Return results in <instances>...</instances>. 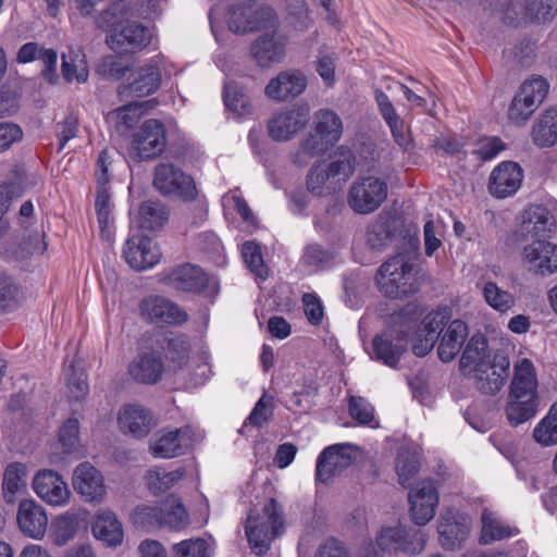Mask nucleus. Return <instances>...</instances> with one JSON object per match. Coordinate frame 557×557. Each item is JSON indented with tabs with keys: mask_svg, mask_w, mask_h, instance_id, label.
<instances>
[{
	"mask_svg": "<svg viewBox=\"0 0 557 557\" xmlns=\"http://www.w3.org/2000/svg\"><path fill=\"white\" fill-rule=\"evenodd\" d=\"M448 319L446 310H434L417 327V320L412 315L403 311L394 313L391 317V327L373 338L375 358L391 368H396L413 330L412 351L418 357L426 356L433 349Z\"/></svg>",
	"mask_w": 557,
	"mask_h": 557,
	"instance_id": "1",
	"label": "nucleus"
},
{
	"mask_svg": "<svg viewBox=\"0 0 557 557\" xmlns=\"http://www.w3.org/2000/svg\"><path fill=\"white\" fill-rule=\"evenodd\" d=\"M459 366L462 374L473 379L480 391L494 394L504 386L510 361L502 352L491 360L487 339L482 334H474L465 347Z\"/></svg>",
	"mask_w": 557,
	"mask_h": 557,
	"instance_id": "2",
	"label": "nucleus"
},
{
	"mask_svg": "<svg viewBox=\"0 0 557 557\" xmlns=\"http://www.w3.org/2000/svg\"><path fill=\"white\" fill-rule=\"evenodd\" d=\"M539 381L533 361L518 357L513 363V373L509 386L506 417L508 422L520 425L532 419L539 409Z\"/></svg>",
	"mask_w": 557,
	"mask_h": 557,
	"instance_id": "3",
	"label": "nucleus"
},
{
	"mask_svg": "<svg viewBox=\"0 0 557 557\" xmlns=\"http://www.w3.org/2000/svg\"><path fill=\"white\" fill-rule=\"evenodd\" d=\"M343 122L339 115L330 109H320L313 114L311 131L294 153V162L308 164L314 157L324 154L342 137Z\"/></svg>",
	"mask_w": 557,
	"mask_h": 557,
	"instance_id": "4",
	"label": "nucleus"
},
{
	"mask_svg": "<svg viewBox=\"0 0 557 557\" xmlns=\"http://www.w3.org/2000/svg\"><path fill=\"white\" fill-rule=\"evenodd\" d=\"M227 2L226 12L221 5L216 37H214L216 41H219V30L223 23H226L228 29L235 34L275 28L277 25V15L269 5L257 4L256 0H228Z\"/></svg>",
	"mask_w": 557,
	"mask_h": 557,
	"instance_id": "5",
	"label": "nucleus"
},
{
	"mask_svg": "<svg viewBox=\"0 0 557 557\" xmlns=\"http://www.w3.org/2000/svg\"><path fill=\"white\" fill-rule=\"evenodd\" d=\"M120 5L114 4L103 11L96 20L97 26L109 33L107 44L117 53L133 52L149 45L152 30L136 22L119 21L115 12Z\"/></svg>",
	"mask_w": 557,
	"mask_h": 557,
	"instance_id": "6",
	"label": "nucleus"
},
{
	"mask_svg": "<svg viewBox=\"0 0 557 557\" xmlns=\"http://www.w3.org/2000/svg\"><path fill=\"white\" fill-rule=\"evenodd\" d=\"M426 544V534L422 530L406 528L401 524L382 528L375 543H369L361 557H383L385 552L420 554Z\"/></svg>",
	"mask_w": 557,
	"mask_h": 557,
	"instance_id": "7",
	"label": "nucleus"
},
{
	"mask_svg": "<svg viewBox=\"0 0 557 557\" xmlns=\"http://www.w3.org/2000/svg\"><path fill=\"white\" fill-rule=\"evenodd\" d=\"M283 530V510L275 499H270L261 516L251 510L245 525L246 537L251 550L257 555L265 554L274 536Z\"/></svg>",
	"mask_w": 557,
	"mask_h": 557,
	"instance_id": "8",
	"label": "nucleus"
},
{
	"mask_svg": "<svg viewBox=\"0 0 557 557\" xmlns=\"http://www.w3.org/2000/svg\"><path fill=\"white\" fill-rule=\"evenodd\" d=\"M355 170L351 151L341 152L339 159L330 164L315 163L307 175V188L317 196H326L341 189Z\"/></svg>",
	"mask_w": 557,
	"mask_h": 557,
	"instance_id": "9",
	"label": "nucleus"
},
{
	"mask_svg": "<svg viewBox=\"0 0 557 557\" xmlns=\"http://www.w3.org/2000/svg\"><path fill=\"white\" fill-rule=\"evenodd\" d=\"M377 286L389 298H403L419 288L417 273L404 255H397L384 262L376 274Z\"/></svg>",
	"mask_w": 557,
	"mask_h": 557,
	"instance_id": "10",
	"label": "nucleus"
},
{
	"mask_svg": "<svg viewBox=\"0 0 557 557\" xmlns=\"http://www.w3.org/2000/svg\"><path fill=\"white\" fill-rule=\"evenodd\" d=\"M490 4L503 9L505 22L512 25L546 23L557 15V0H525L520 11L509 0H491Z\"/></svg>",
	"mask_w": 557,
	"mask_h": 557,
	"instance_id": "11",
	"label": "nucleus"
},
{
	"mask_svg": "<svg viewBox=\"0 0 557 557\" xmlns=\"http://www.w3.org/2000/svg\"><path fill=\"white\" fill-rule=\"evenodd\" d=\"M201 438L199 430L191 425L163 429L150 440V451L156 458L170 459L183 455Z\"/></svg>",
	"mask_w": 557,
	"mask_h": 557,
	"instance_id": "12",
	"label": "nucleus"
},
{
	"mask_svg": "<svg viewBox=\"0 0 557 557\" xmlns=\"http://www.w3.org/2000/svg\"><path fill=\"white\" fill-rule=\"evenodd\" d=\"M153 186L162 195L177 197L184 201L194 200L198 194L194 178L170 163L156 166Z\"/></svg>",
	"mask_w": 557,
	"mask_h": 557,
	"instance_id": "13",
	"label": "nucleus"
},
{
	"mask_svg": "<svg viewBox=\"0 0 557 557\" xmlns=\"http://www.w3.org/2000/svg\"><path fill=\"white\" fill-rule=\"evenodd\" d=\"M166 356L172 361L177 363L182 371H186L189 375V383L193 386L203 384L210 374V367L206 357L198 358L189 357V343L184 335L172 337L168 339Z\"/></svg>",
	"mask_w": 557,
	"mask_h": 557,
	"instance_id": "14",
	"label": "nucleus"
},
{
	"mask_svg": "<svg viewBox=\"0 0 557 557\" xmlns=\"http://www.w3.org/2000/svg\"><path fill=\"white\" fill-rule=\"evenodd\" d=\"M386 197V183L379 177L367 176L352 184L348 203L355 212L368 214L375 211Z\"/></svg>",
	"mask_w": 557,
	"mask_h": 557,
	"instance_id": "15",
	"label": "nucleus"
},
{
	"mask_svg": "<svg viewBox=\"0 0 557 557\" xmlns=\"http://www.w3.org/2000/svg\"><path fill=\"white\" fill-rule=\"evenodd\" d=\"M357 454L358 447L348 443L324 448L317 459V479L327 482L332 476L339 475L355 462Z\"/></svg>",
	"mask_w": 557,
	"mask_h": 557,
	"instance_id": "16",
	"label": "nucleus"
},
{
	"mask_svg": "<svg viewBox=\"0 0 557 557\" xmlns=\"http://www.w3.org/2000/svg\"><path fill=\"white\" fill-rule=\"evenodd\" d=\"M409 513L416 525L428 524L435 516L440 503L438 490L432 480H423L408 494Z\"/></svg>",
	"mask_w": 557,
	"mask_h": 557,
	"instance_id": "17",
	"label": "nucleus"
},
{
	"mask_svg": "<svg viewBox=\"0 0 557 557\" xmlns=\"http://www.w3.org/2000/svg\"><path fill=\"white\" fill-rule=\"evenodd\" d=\"M309 112L306 103L275 112L268 122L269 136L275 141L292 139L307 124Z\"/></svg>",
	"mask_w": 557,
	"mask_h": 557,
	"instance_id": "18",
	"label": "nucleus"
},
{
	"mask_svg": "<svg viewBox=\"0 0 557 557\" xmlns=\"http://www.w3.org/2000/svg\"><path fill=\"white\" fill-rule=\"evenodd\" d=\"M471 518L455 508H445L438 517L437 533L443 548L453 549L463 543L471 530Z\"/></svg>",
	"mask_w": 557,
	"mask_h": 557,
	"instance_id": "19",
	"label": "nucleus"
},
{
	"mask_svg": "<svg viewBox=\"0 0 557 557\" xmlns=\"http://www.w3.org/2000/svg\"><path fill=\"white\" fill-rule=\"evenodd\" d=\"M161 256L159 245L152 238L140 234L129 236L123 248L126 263L137 271L152 269L160 262Z\"/></svg>",
	"mask_w": 557,
	"mask_h": 557,
	"instance_id": "20",
	"label": "nucleus"
},
{
	"mask_svg": "<svg viewBox=\"0 0 557 557\" xmlns=\"http://www.w3.org/2000/svg\"><path fill=\"white\" fill-rule=\"evenodd\" d=\"M522 261L535 275H553L557 273V245L549 240L535 239L523 246Z\"/></svg>",
	"mask_w": 557,
	"mask_h": 557,
	"instance_id": "21",
	"label": "nucleus"
},
{
	"mask_svg": "<svg viewBox=\"0 0 557 557\" xmlns=\"http://www.w3.org/2000/svg\"><path fill=\"white\" fill-rule=\"evenodd\" d=\"M163 282L178 290L200 293L206 288L218 290V284L211 280L199 267L182 264L163 276Z\"/></svg>",
	"mask_w": 557,
	"mask_h": 557,
	"instance_id": "22",
	"label": "nucleus"
},
{
	"mask_svg": "<svg viewBox=\"0 0 557 557\" xmlns=\"http://www.w3.org/2000/svg\"><path fill=\"white\" fill-rule=\"evenodd\" d=\"M166 134L162 122L147 120L133 135L132 148L140 159H151L163 152Z\"/></svg>",
	"mask_w": 557,
	"mask_h": 557,
	"instance_id": "23",
	"label": "nucleus"
},
{
	"mask_svg": "<svg viewBox=\"0 0 557 557\" xmlns=\"http://www.w3.org/2000/svg\"><path fill=\"white\" fill-rule=\"evenodd\" d=\"M143 319L157 324H182L187 320V313L173 301L162 296H148L139 304Z\"/></svg>",
	"mask_w": 557,
	"mask_h": 557,
	"instance_id": "24",
	"label": "nucleus"
},
{
	"mask_svg": "<svg viewBox=\"0 0 557 557\" xmlns=\"http://www.w3.org/2000/svg\"><path fill=\"white\" fill-rule=\"evenodd\" d=\"M522 180L521 166L512 161H504L492 171L488 190L494 197L504 199L519 190Z\"/></svg>",
	"mask_w": 557,
	"mask_h": 557,
	"instance_id": "25",
	"label": "nucleus"
},
{
	"mask_svg": "<svg viewBox=\"0 0 557 557\" xmlns=\"http://www.w3.org/2000/svg\"><path fill=\"white\" fill-rule=\"evenodd\" d=\"M74 490L88 503H101L106 495L103 478L89 462L78 465L72 479Z\"/></svg>",
	"mask_w": 557,
	"mask_h": 557,
	"instance_id": "26",
	"label": "nucleus"
},
{
	"mask_svg": "<svg viewBox=\"0 0 557 557\" xmlns=\"http://www.w3.org/2000/svg\"><path fill=\"white\" fill-rule=\"evenodd\" d=\"M117 424L124 434L141 438L148 435L156 423L150 411L145 407L127 404L119 410Z\"/></svg>",
	"mask_w": 557,
	"mask_h": 557,
	"instance_id": "27",
	"label": "nucleus"
},
{
	"mask_svg": "<svg viewBox=\"0 0 557 557\" xmlns=\"http://www.w3.org/2000/svg\"><path fill=\"white\" fill-rule=\"evenodd\" d=\"M286 40L273 32L257 37L250 47L252 59L261 67H270L285 57Z\"/></svg>",
	"mask_w": 557,
	"mask_h": 557,
	"instance_id": "28",
	"label": "nucleus"
},
{
	"mask_svg": "<svg viewBox=\"0 0 557 557\" xmlns=\"http://www.w3.org/2000/svg\"><path fill=\"white\" fill-rule=\"evenodd\" d=\"M37 496L51 506H64L70 500L71 492L58 472L44 470L37 472Z\"/></svg>",
	"mask_w": 557,
	"mask_h": 557,
	"instance_id": "29",
	"label": "nucleus"
},
{
	"mask_svg": "<svg viewBox=\"0 0 557 557\" xmlns=\"http://www.w3.org/2000/svg\"><path fill=\"white\" fill-rule=\"evenodd\" d=\"M127 372L137 383L156 384L163 373V362L156 351L139 352L128 364Z\"/></svg>",
	"mask_w": 557,
	"mask_h": 557,
	"instance_id": "30",
	"label": "nucleus"
},
{
	"mask_svg": "<svg viewBox=\"0 0 557 557\" xmlns=\"http://www.w3.org/2000/svg\"><path fill=\"white\" fill-rule=\"evenodd\" d=\"M159 64V57H152L147 64L138 69L135 78L125 87L122 94L139 98L153 94L161 83Z\"/></svg>",
	"mask_w": 557,
	"mask_h": 557,
	"instance_id": "31",
	"label": "nucleus"
},
{
	"mask_svg": "<svg viewBox=\"0 0 557 557\" xmlns=\"http://www.w3.org/2000/svg\"><path fill=\"white\" fill-rule=\"evenodd\" d=\"M307 86L306 76L299 71H283L265 87V95L274 100H286L300 95Z\"/></svg>",
	"mask_w": 557,
	"mask_h": 557,
	"instance_id": "32",
	"label": "nucleus"
},
{
	"mask_svg": "<svg viewBox=\"0 0 557 557\" xmlns=\"http://www.w3.org/2000/svg\"><path fill=\"white\" fill-rule=\"evenodd\" d=\"M523 231L535 239L552 237L555 230V222L550 211L541 205L530 206L523 215Z\"/></svg>",
	"mask_w": 557,
	"mask_h": 557,
	"instance_id": "33",
	"label": "nucleus"
},
{
	"mask_svg": "<svg viewBox=\"0 0 557 557\" xmlns=\"http://www.w3.org/2000/svg\"><path fill=\"white\" fill-rule=\"evenodd\" d=\"M375 100L377 102L380 113L388 125L396 144L404 149H408L411 146L409 127L397 114L386 94L383 91H376Z\"/></svg>",
	"mask_w": 557,
	"mask_h": 557,
	"instance_id": "34",
	"label": "nucleus"
},
{
	"mask_svg": "<svg viewBox=\"0 0 557 557\" xmlns=\"http://www.w3.org/2000/svg\"><path fill=\"white\" fill-rule=\"evenodd\" d=\"M480 543L483 545L503 541L519 534V530L506 522L498 513L484 509L481 515Z\"/></svg>",
	"mask_w": 557,
	"mask_h": 557,
	"instance_id": "35",
	"label": "nucleus"
},
{
	"mask_svg": "<svg viewBox=\"0 0 557 557\" xmlns=\"http://www.w3.org/2000/svg\"><path fill=\"white\" fill-rule=\"evenodd\" d=\"M468 336V325L461 320H454L445 331L437 354L443 362L451 361L460 351V348Z\"/></svg>",
	"mask_w": 557,
	"mask_h": 557,
	"instance_id": "36",
	"label": "nucleus"
},
{
	"mask_svg": "<svg viewBox=\"0 0 557 557\" xmlns=\"http://www.w3.org/2000/svg\"><path fill=\"white\" fill-rule=\"evenodd\" d=\"M156 106L157 101L154 99L129 102L110 113L109 116L114 120L117 132L126 133L139 122L145 113Z\"/></svg>",
	"mask_w": 557,
	"mask_h": 557,
	"instance_id": "37",
	"label": "nucleus"
},
{
	"mask_svg": "<svg viewBox=\"0 0 557 557\" xmlns=\"http://www.w3.org/2000/svg\"><path fill=\"white\" fill-rule=\"evenodd\" d=\"M92 533L96 539L109 546L120 545L123 541L122 524L110 510L101 511L96 516Z\"/></svg>",
	"mask_w": 557,
	"mask_h": 557,
	"instance_id": "38",
	"label": "nucleus"
},
{
	"mask_svg": "<svg viewBox=\"0 0 557 557\" xmlns=\"http://www.w3.org/2000/svg\"><path fill=\"white\" fill-rule=\"evenodd\" d=\"M62 75L67 83L84 84L87 82L89 71L82 48L71 46L67 52L62 54Z\"/></svg>",
	"mask_w": 557,
	"mask_h": 557,
	"instance_id": "39",
	"label": "nucleus"
},
{
	"mask_svg": "<svg viewBox=\"0 0 557 557\" xmlns=\"http://www.w3.org/2000/svg\"><path fill=\"white\" fill-rule=\"evenodd\" d=\"M95 209L100 237L106 242H110L113 237L114 218L112 214L111 196L109 194L108 186H98Z\"/></svg>",
	"mask_w": 557,
	"mask_h": 557,
	"instance_id": "40",
	"label": "nucleus"
},
{
	"mask_svg": "<svg viewBox=\"0 0 557 557\" xmlns=\"http://www.w3.org/2000/svg\"><path fill=\"white\" fill-rule=\"evenodd\" d=\"M335 256L334 249L324 248L319 244H309L304 248L301 264L308 273H317L331 268Z\"/></svg>",
	"mask_w": 557,
	"mask_h": 557,
	"instance_id": "41",
	"label": "nucleus"
},
{
	"mask_svg": "<svg viewBox=\"0 0 557 557\" xmlns=\"http://www.w3.org/2000/svg\"><path fill=\"white\" fill-rule=\"evenodd\" d=\"M185 476V469L177 468L166 471L162 467H154L148 470L146 474V484L153 494L165 493L170 488L176 486Z\"/></svg>",
	"mask_w": 557,
	"mask_h": 557,
	"instance_id": "42",
	"label": "nucleus"
},
{
	"mask_svg": "<svg viewBox=\"0 0 557 557\" xmlns=\"http://www.w3.org/2000/svg\"><path fill=\"white\" fill-rule=\"evenodd\" d=\"M533 141L540 147H550L557 143V108L546 110L533 126Z\"/></svg>",
	"mask_w": 557,
	"mask_h": 557,
	"instance_id": "43",
	"label": "nucleus"
},
{
	"mask_svg": "<svg viewBox=\"0 0 557 557\" xmlns=\"http://www.w3.org/2000/svg\"><path fill=\"white\" fill-rule=\"evenodd\" d=\"M532 437L541 447L547 448L557 445V401L547 413L535 424Z\"/></svg>",
	"mask_w": 557,
	"mask_h": 557,
	"instance_id": "44",
	"label": "nucleus"
},
{
	"mask_svg": "<svg viewBox=\"0 0 557 557\" xmlns=\"http://www.w3.org/2000/svg\"><path fill=\"white\" fill-rule=\"evenodd\" d=\"M168 219V209L160 201H145L138 211V224L143 230H160Z\"/></svg>",
	"mask_w": 557,
	"mask_h": 557,
	"instance_id": "45",
	"label": "nucleus"
},
{
	"mask_svg": "<svg viewBox=\"0 0 557 557\" xmlns=\"http://www.w3.org/2000/svg\"><path fill=\"white\" fill-rule=\"evenodd\" d=\"M420 469V455L416 449L401 448L398 451L396 471L403 487H409Z\"/></svg>",
	"mask_w": 557,
	"mask_h": 557,
	"instance_id": "46",
	"label": "nucleus"
},
{
	"mask_svg": "<svg viewBox=\"0 0 557 557\" xmlns=\"http://www.w3.org/2000/svg\"><path fill=\"white\" fill-rule=\"evenodd\" d=\"M223 100L226 109L239 117L251 113L249 97L235 82H227L224 84Z\"/></svg>",
	"mask_w": 557,
	"mask_h": 557,
	"instance_id": "47",
	"label": "nucleus"
},
{
	"mask_svg": "<svg viewBox=\"0 0 557 557\" xmlns=\"http://www.w3.org/2000/svg\"><path fill=\"white\" fill-rule=\"evenodd\" d=\"M163 527L172 530H182L189 523L188 512L177 497H170L161 505Z\"/></svg>",
	"mask_w": 557,
	"mask_h": 557,
	"instance_id": "48",
	"label": "nucleus"
},
{
	"mask_svg": "<svg viewBox=\"0 0 557 557\" xmlns=\"http://www.w3.org/2000/svg\"><path fill=\"white\" fill-rule=\"evenodd\" d=\"M392 236V220L379 218L368 225L366 244L371 250L379 251L388 244Z\"/></svg>",
	"mask_w": 557,
	"mask_h": 557,
	"instance_id": "49",
	"label": "nucleus"
},
{
	"mask_svg": "<svg viewBox=\"0 0 557 557\" xmlns=\"http://www.w3.org/2000/svg\"><path fill=\"white\" fill-rule=\"evenodd\" d=\"M482 293L486 304L500 313L510 311L515 306L513 295L500 288L495 282L484 283Z\"/></svg>",
	"mask_w": 557,
	"mask_h": 557,
	"instance_id": "50",
	"label": "nucleus"
},
{
	"mask_svg": "<svg viewBox=\"0 0 557 557\" xmlns=\"http://www.w3.org/2000/svg\"><path fill=\"white\" fill-rule=\"evenodd\" d=\"M77 529L78 517L67 512L53 520L50 527V535L57 545L62 546L75 535Z\"/></svg>",
	"mask_w": 557,
	"mask_h": 557,
	"instance_id": "51",
	"label": "nucleus"
},
{
	"mask_svg": "<svg viewBox=\"0 0 557 557\" xmlns=\"http://www.w3.org/2000/svg\"><path fill=\"white\" fill-rule=\"evenodd\" d=\"M539 107L540 106L536 104L534 100L523 95L522 90L519 89L509 104L508 119L516 125H522L532 116Z\"/></svg>",
	"mask_w": 557,
	"mask_h": 557,
	"instance_id": "52",
	"label": "nucleus"
},
{
	"mask_svg": "<svg viewBox=\"0 0 557 557\" xmlns=\"http://www.w3.org/2000/svg\"><path fill=\"white\" fill-rule=\"evenodd\" d=\"M25 467L22 463H11L3 474V495L8 503L14 502L15 494L25 487Z\"/></svg>",
	"mask_w": 557,
	"mask_h": 557,
	"instance_id": "53",
	"label": "nucleus"
},
{
	"mask_svg": "<svg viewBox=\"0 0 557 557\" xmlns=\"http://www.w3.org/2000/svg\"><path fill=\"white\" fill-rule=\"evenodd\" d=\"M348 410L350 417L361 425L376 428L379 425L374 417L372 405L360 396H349Z\"/></svg>",
	"mask_w": 557,
	"mask_h": 557,
	"instance_id": "54",
	"label": "nucleus"
},
{
	"mask_svg": "<svg viewBox=\"0 0 557 557\" xmlns=\"http://www.w3.org/2000/svg\"><path fill=\"white\" fill-rule=\"evenodd\" d=\"M242 256L247 268L256 277L264 280L268 275V269L263 262L261 248L255 242H246L242 246Z\"/></svg>",
	"mask_w": 557,
	"mask_h": 557,
	"instance_id": "55",
	"label": "nucleus"
},
{
	"mask_svg": "<svg viewBox=\"0 0 557 557\" xmlns=\"http://www.w3.org/2000/svg\"><path fill=\"white\" fill-rule=\"evenodd\" d=\"M133 522L141 528L163 527L161 506L139 505L132 515Z\"/></svg>",
	"mask_w": 557,
	"mask_h": 557,
	"instance_id": "56",
	"label": "nucleus"
},
{
	"mask_svg": "<svg viewBox=\"0 0 557 557\" xmlns=\"http://www.w3.org/2000/svg\"><path fill=\"white\" fill-rule=\"evenodd\" d=\"M59 443L65 454L76 453L79 448V422L75 418L67 419L59 431Z\"/></svg>",
	"mask_w": 557,
	"mask_h": 557,
	"instance_id": "57",
	"label": "nucleus"
},
{
	"mask_svg": "<svg viewBox=\"0 0 557 557\" xmlns=\"http://www.w3.org/2000/svg\"><path fill=\"white\" fill-rule=\"evenodd\" d=\"M174 557H210L208 541L201 537L188 539L173 545Z\"/></svg>",
	"mask_w": 557,
	"mask_h": 557,
	"instance_id": "58",
	"label": "nucleus"
},
{
	"mask_svg": "<svg viewBox=\"0 0 557 557\" xmlns=\"http://www.w3.org/2000/svg\"><path fill=\"white\" fill-rule=\"evenodd\" d=\"M67 371H71L67 377L70 400L81 401L85 399L89 392L87 374L82 369H75L73 366H70Z\"/></svg>",
	"mask_w": 557,
	"mask_h": 557,
	"instance_id": "59",
	"label": "nucleus"
},
{
	"mask_svg": "<svg viewBox=\"0 0 557 557\" xmlns=\"http://www.w3.org/2000/svg\"><path fill=\"white\" fill-rule=\"evenodd\" d=\"M222 205L225 210H236L248 225H256V218L238 190H232L224 195L222 197Z\"/></svg>",
	"mask_w": 557,
	"mask_h": 557,
	"instance_id": "60",
	"label": "nucleus"
},
{
	"mask_svg": "<svg viewBox=\"0 0 557 557\" xmlns=\"http://www.w3.org/2000/svg\"><path fill=\"white\" fill-rule=\"evenodd\" d=\"M17 523L21 531L27 536L35 539V502L24 499L20 503L17 511Z\"/></svg>",
	"mask_w": 557,
	"mask_h": 557,
	"instance_id": "61",
	"label": "nucleus"
},
{
	"mask_svg": "<svg viewBox=\"0 0 557 557\" xmlns=\"http://www.w3.org/2000/svg\"><path fill=\"white\" fill-rule=\"evenodd\" d=\"M522 94L534 100V102L541 106L546 98L549 84L542 76H533L527 79L520 87Z\"/></svg>",
	"mask_w": 557,
	"mask_h": 557,
	"instance_id": "62",
	"label": "nucleus"
},
{
	"mask_svg": "<svg viewBox=\"0 0 557 557\" xmlns=\"http://www.w3.org/2000/svg\"><path fill=\"white\" fill-rule=\"evenodd\" d=\"M37 59L44 64L41 70V76L49 84L53 85L57 83L59 76L57 72L58 54L53 49H41L37 50Z\"/></svg>",
	"mask_w": 557,
	"mask_h": 557,
	"instance_id": "63",
	"label": "nucleus"
},
{
	"mask_svg": "<svg viewBox=\"0 0 557 557\" xmlns=\"http://www.w3.org/2000/svg\"><path fill=\"white\" fill-rule=\"evenodd\" d=\"M302 305L308 321L319 325L324 317V307L317 294L306 293L302 296Z\"/></svg>",
	"mask_w": 557,
	"mask_h": 557,
	"instance_id": "64",
	"label": "nucleus"
}]
</instances>
